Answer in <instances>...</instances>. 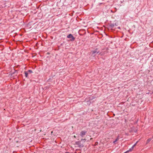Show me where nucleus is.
<instances>
[{
  "label": "nucleus",
  "instance_id": "obj_1",
  "mask_svg": "<svg viewBox=\"0 0 153 153\" xmlns=\"http://www.w3.org/2000/svg\"><path fill=\"white\" fill-rule=\"evenodd\" d=\"M115 26H117V24L116 23L115 24H114V23L111 24L109 26V28L111 30H113V29L114 28V27Z\"/></svg>",
  "mask_w": 153,
  "mask_h": 153
},
{
  "label": "nucleus",
  "instance_id": "obj_2",
  "mask_svg": "<svg viewBox=\"0 0 153 153\" xmlns=\"http://www.w3.org/2000/svg\"><path fill=\"white\" fill-rule=\"evenodd\" d=\"M100 52V51L98 50V48H97L95 50L93 51H91L92 55H94L95 53H98Z\"/></svg>",
  "mask_w": 153,
  "mask_h": 153
},
{
  "label": "nucleus",
  "instance_id": "obj_3",
  "mask_svg": "<svg viewBox=\"0 0 153 153\" xmlns=\"http://www.w3.org/2000/svg\"><path fill=\"white\" fill-rule=\"evenodd\" d=\"M67 37L68 38H71V41H74L75 39V38H74L71 34H70L68 35Z\"/></svg>",
  "mask_w": 153,
  "mask_h": 153
},
{
  "label": "nucleus",
  "instance_id": "obj_4",
  "mask_svg": "<svg viewBox=\"0 0 153 153\" xmlns=\"http://www.w3.org/2000/svg\"><path fill=\"white\" fill-rule=\"evenodd\" d=\"M76 145L78 146L80 148L83 147L84 146L83 144H81L80 142L77 141L76 142Z\"/></svg>",
  "mask_w": 153,
  "mask_h": 153
},
{
  "label": "nucleus",
  "instance_id": "obj_5",
  "mask_svg": "<svg viewBox=\"0 0 153 153\" xmlns=\"http://www.w3.org/2000/svg\"><path fill=\"white\" fill-rule=\"evenodd\" d=\"M87 132V131H82L80 135V136L82 137H83V136L85 135L86 133Z\"/></svg>",
  "mask_w": 153,
  "mask_h": 153
},
{
  "label": "nucleus",
  "instance_id": "obj_6",
  "mask_svg": "<svg viewBox=\"0 0 153 153\" xmlns=\"http://www.w3.org/2000/svg\"><path fill=\"white\" fill-rule=\"evenodd\" d=\"M137 142L135 143L134 144V145L132 146V147L130 148L129 150L127 151L126 152H125V153H126V152H127L129 151H131L133 149L134 146L136 145V144L137 143Z\"/></svg>",
  "mask_w": 153,
  "mask_h": 153
},
{
  "label": "nucleus",
  "instance_id": "obj_7",
  "mask_svg": "<svg viewBox=\"0 0 153 153\" xmlns=\"http://www.w3.org/2000/svg\"><path fill=\"white\" fill-rule=\"evenodd\" d=\"M24 73L25 74V77H27L28 74V72H27V71H25L24 72Z\"/></svg>",
  "mask_w": 153,
  "mask_h": 153
},
{
  "label": "nucleus",
  "instance_id": "obj_8",
  "mask_svg": "<svg viewBox=\"0 0 153 153\" xmlns=\"http://www.w3.org/2000/svg\"><path fill=\"white\" fill-rule=\"evenodd\" d=\"M119 140V136H118V137H117V138L113 142V143H115L117 141H118V140Z\"/></svg>",
  "mask_w": 153,
  "mask_h": 153
},
{
  "label": "nucleus",
  "instance_id": "obj_9",
  "mask_svg": "<svg viewBox=\"0 0 153 153\" xmlns=\"http://www.w3.org/2000/svg\"><path fill=\"white\" fill-rule=\"evenodd\" d=\"M152 140V139L151 138H149V139H148L147 140V142L146 144H147L150 141Z\"/></svg>",
  "mask_w": 153,
  "mask_h": 153
},
{
  "label": "nucleus",
  "instance_id": "obj_10",
  "mask_svg": "<svg viewBox=\"0 0 153 153\" xmlns=\"http://www.w3.org/2000/svg\"><path fill=\"white\" fill-rule=\"evenodd\" d=\"M27 72H28V74H31L33 73V71L31 70H28Z\"/></svg>",
  "mask_w": 153,
  "mask_h": 153
},
{
  "label": "nucleus",
  "instance_id": "obj_11",
  "mask_svg": "<svg viewBox=\"0 0 153 153\" xmlns=\"http://www.w3.org/2000/svg\"><path fill=\"white\" fill-rule=\"evenodd\" d=\"M103 54L102 53V52L100 53L99 54L100 55H102Z\"/></svg>",
  "mask_w": 153,
  "mask_h": 153
},
{
  "label": "nucleus",
  "instance_id": "obj_12",
  "mask_svg": "<svg viewBox=\"0 0 153 153\" xmlns=\"http://www.w3.org/2000/svg\"><path fill=\"white\" fill-rule=\"evenodd\" d=\"M81 140H85V139H82Z\"/></svg>",
  "mask_w": 153,
  "mask_h": 153
},
{
  "label": "nucleus",
  "instance_id": "obj_13",
  "mask_svg": "<svg viewBox=\"0 0 153 153\" xmlns=\"http://www.w3.org/2000/svg\"><path fill=\"white\" fill-rule=\"evenodd\" d=\"M118 28H119V29H120V27H117Z\"/></svg>",
  "mask_w": 153,
  "mask_h": 153
},
{
  "label": "nucleus",
  "instance_id": "obj_14",
  "mask_svg": "<svg viewBox=\"0 0 153 153\" xmlns=\"http://www.w3.org/2000/svg\"><path fill=\"white\" fill-rule=\"evenodd\" d=\"M66 153H70L68 152H66Z\"/></svg>",
  "mask_w": 153,
  "mask_h": 153
},
{
  "label": "nucleus",
  "instance_id": "obj_15",
  "mask_svg": "<svg viewBox=\"0 0 153 153\" xmlns=\"http://www.w3.org/2000/svg\"><path fill=\"white\" fill-rule=\"evenodd\" d=\"M152 138H153V136H152Z\"/></svg>",
  "mask_w": 153,
  "mask_h": 153
}]
</instances>
